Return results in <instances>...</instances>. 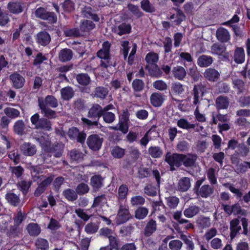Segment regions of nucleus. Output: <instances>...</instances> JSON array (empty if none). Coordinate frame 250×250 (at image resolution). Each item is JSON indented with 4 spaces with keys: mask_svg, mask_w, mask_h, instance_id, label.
I'll return each mask as SVG.
<instances>
[{
    "mask_svg": "<svg viewBox=\"0 0 250 250\" xmlns=\"http://www.w3.org/2000/svg\"><path fill=\"white\" fill-rule=\"evenodd\" d=\"M102 115H103V107L99 104H94L89 108L87 113V117L92 120L86 118H82V121L83 125L89 128H93L95 127L99 128V125L100 127L102 125L99 123V120Z\"/></svg>",
    "mask_w": 250,
    "mask_h": 250,
    "instance_id": "f257e3e1",
    "label": "nucleus"
},
{
    "mask_svg": "<svg viewBox=\"0 0 250 250\" xmlns=\"http://www.w3.org/2000/svg\"><path fill=\"white\" fill-rule=\"evenodd\" d=\"M111 44L107 41L104 42L102 44V48L97 52V56L101 59L99 66L103 68H107L110 62V49Z\"/></svg>",
    "mask_w": 250,
    "mask_h": 250,
    "instance_id": "f03ea898",
    "label": "nucleus"
},
{
    "mask_svg": "<svg viewBox=\"0 0 250 250\" xmlns=\"http://www.w3.org/2000/svg\"><path fill=\"white\" fill-rule=\"evenodd\" d=\"M222 207L228 215L234 214L235 215H241L246 216L247 215V211L242 209L239 203H235L232 205L227 204H222Z\"/></svg>",
    "mask_w": 250,
    "mask_h": 250,
    "instance_id": "7ed1b4c3",
    "label": "nucleus"
},
{
    "mask_svg": "<svg viewBox=\"0 0 250 250\" xmlns=\"http://www.w3.org/2000/svg\"><path fill=\"white\" fill-rule=\"evenodd\" d=\"M182 154L178 153L171 154L167 152L165 156V161L167 162L170 167V170H175V167H179L182 165Z\"/></svg>",
    "mask_w": 250,
    "mask_h": 250,
    "instance_id": "20e7f679",
    "label": "nucleus"
},
{
    "mask_svg": "<svg viewBox=\"0 0 250 250\" xmlns=\"http://www.w3.org/2000/svg\"><path fill=\"white\" fill-rule=\"evenodd\" d=\"M36 17L43 20H47L51 23L57 21V18L54 13L47 11L43 8L40 7L35 12Z\"/></svg>",
    "mask_w": 250,
    "mask_h": 250,
    "instance_id": "39448f33",
    "label": "nucleus"
},
{
    "mask_svg": "<svg viewBox=\"0 0 250 250\" xmlns=\"http://www.w3.org/2000/svg\"><path fill=\"white\" fill-rule=\"evenodd\" d=\"M103 140V138L98 135L92 134L88 137L86 143L91 149L93 151H98L101 147Z\"/></svg>",
    "mask_w": 250,
    "mask_h": 250,
    "instance_id": "423d86ee",
    "label": "nucleus"
},
{
    "mask_svg": "<svg viewBox=\"0 0 250 250\" xmlns=\"http://www.w3.org/2000/svg\"><path fill=\"white\" fill-rule=\"evenodd\" d=\"M132 218L128 209L122 205L120 206V208L116 218V223L121 225L126 222Z\"/></svg>",
    "mask_w": 250,
    "mask_h": 250,
    "instance_id": "0eeeda50",
    "label": "nucleus"
},
{
    "mask_svg": "<svg viewBox=\"0 0 250 250\" xmlns=\"http://www.w3.org/2000/svg\"><path fill=\"white\" fill-rule=\"evenodd\" d=\"M39 106L56 108L58 106L57 99L52 95H47L45 98L40 97L38 100Z\"/></svg>",
    "mask_w": 250,
    "mask_h": 250,
    "instance_id": "6e6552de",
    "label": "nucleus"
},
{
    "mask_svg": "<svg viewBox=\"0 0 250 250\" xmlns=\"http://www.w3.org/2000/svg\"><path fill=\"white\" fill-rule=\"evenodd\" d=\"M241 217L238 216L236 218L232 219L229 222L230 237L231 239L234 238L241 230L240 225Z\"/></svg>",
    "mask_w": 250,
    "mask_h": 250,
    "instance_id": "1a4fd4ad",
    "label": "nucleus"
},
{
    "mask_svg": "<svg viewBox=\"0 0 250 250\" xmlns=\"http://www.w3.org/2000/svg\"><path fill=\"white\" fill-rule=\"evenodd\" d=\"M205 87L201 83L195 84L194 86L192 93L193 95V103L195 105L200 104V100L202 99L204 96Z\"/></svg>",
    "mask_w": 250,
    "mask_h": 250,
    "instance_id": "9d476101",
    "label": "nucleus"
},
{
    "mask_svg": "<svg viewBox=\"0 0 250 250\" xmlns=\"http://www.w3.org/2000/svg\"><path fill=\"white\" fill-rule=\"evenodd\" d=\"M64 145L62 143L56 142L45 149V151L49 153L53 154L56 158L62 156L63 151Z\"/></svg>",
    "mask_w": 250,
    "mask_h": 250,
    "instance_id": "9b49d317",
    "label": "nucleus"
},
{
    "mask_svg": "<svg viewBox=\"0 0 250 250\" xmlns=\"http://www.w3.org/2000/svg\"><path fill=\"white\" fill-rule=\"evenodd\" d=\"M9 79L12 82V86L16 89L21 88L25 82L24 78L18 72L11 74L9 76Z\"/></svg>",
    "mask_w": 250,
    "mask_h": 250,
    "instance_id": "f8f14e48",
    "label": "nucleus"
},
{
    "mask_svg": "<svg viewBox=\"0 0 250 250\" xmlns=\"http://www.w3.org/2000/svg\"><path fill=\"white\" fill-rule=\"evenodd\" d=\"M5 199L10 205L14 207H18L21 202L20 193H15L14 189L7 192Z\"/></svg>",
    "mask_w": 250,
    "mask_h": 250,
    "instance_id": "ddd939ff",
    "label": "nucleus"
},
{
    "mask_svg": "<svg viewBox=\"0 0 250 250\" xmlns=\"http://www.w3.org/2000/svg\"><path fill=\"white\" fill-rule=\"evenodd\" d=\"M81 14L83 18L91 19L94 21H98L99 17L96 13V10L90 6H84L81 9Z\"/></svg>",
    "mask_w": 250,
    "mask_h": 250,
    "instance_id": "4468645a",
    "label": "nucleus"
},
{
    "mask_svg": "<svg viewBox=\"0 0 250 250\" xmlns=\"http://www.w3.org/2000/svg\"><path fill=\"white\" fill-rule=\"evenodd\" d=\"M204 78L211 82H215L220 79V74L215 69L208 68L206 69L203 73Z\"/></svg>",
    "mask_w": 250,
    "mask_h": 250,
    "instance_id": "2eb2a0df",
    "label": "nucleus"
},
{
    "mask_svg": "<svg viewBox=\"0 0 250 250\" xmlns=\"http://www.w3.org/2000/svg\"><path fill=\"white\" fill-rule=\"evenodd\" d=\"M157 228L156 221L153 219H149L145 226L143 230L144 235L146 237L150 236L157 230Z\"/></svg>",
    "mask_w": 250,
    "mask_h": 250,
    "instance_id": "dca6fc26",
    "label": "nucleus"
},
{
    "mask_svg": "<svg viewBox=\"0 0 250 250\" xmlns=\"http://www.w3.org/2000/svg\"><path fill=\"white\" fill-rule=\"evenodd\" d=\"M197 156L196 154H182V165L186 167H193L195 166Z\"/></svg>",
    "mask_w": 250,
    "mask_h": 250,
    "instance_id": "f3484780",
    "label": "nucleus"
},
{
    "mask_svg": "<svg viewBox=\"0 0 250 250\" xmlns=\"http://www.w3.org/2000/svg\"><path fill=\"white\" fill-rule=\"evenodd\" d=\"M22 153L26 156H31L37 152L36 146L30 143H24L20 146Z\"/></svg>",
    "mask_w": 250,
    "mask_h": 250,
    "instance_id": "a211bd4d",
    "label": "nucleus"
},
{
    "mask_svg": "<svg viewBox=\"0 0 250 250\" xmlns=\"http://www.w3.org/2000/svg\"><path fill=\"white\" fill-rule=\"evenodd\" d=\"M131 26L129 24L125 22L122 23L117 26H115L112 31L115 34L122 36L123 35L129 34L130 33Z\"/></svg>",
    "mask_w": 250,
    "mask_h": 250,
    "instance_id": "6ab92c4d",
    "label": "nucleus"
},
{
    "mask_svg": "<svg viewBox=\"0 0 250 250\" xmlns=\"http://www.w3.org/2000/svg\"><path fill=\"white\" fill-rule=\"evenodd\" d=\"M229 104V99L227 96L220 95L215 100V106L217 110L226 109Z\"/></svg>",
    "mask_w": 250,
    "mask_h": 250,
    "instance_id": "aec40b11",
    "label": "nucleus"
},
{
    "mask_svg": "<svg viewBox=\"0 0 250 250\" xmlns=\"http://www.w3.org/2000/svg\"><path fill=\"white\" fill-rule=\"evenodd\" d=\"M73 56L72 50L69 48H64L60 50L58 54V59L62 62L70 61Z\"/></svg>",
    "mask_w": 250,
    "mask_h": 250,
    "instance_id": "412c9836",
    "label": "nucleus"
},
{
    "mask_svg": "<svg viewBox=\"0 0 250 250\" xmlns=\"http://www.w3.org/2000/svg\"><path fill=\"white\" fill-rule=\"evenodd\" d=\"M108 92L107 88L100 86L96 87L90 95L94 98L104 100L106 97Z\"/></svg>",
    "mask_w": 250,
    "mask_h": 250,
    "instance_id": "4be33fe9",
    "label": "nucleus"
},
{
    "mask_svg": "<svg viewBox=\"0 0 250 250\" xmlns=\"http://www.w3.org/2000/svg\"><path fill=\"white\" fill-rule=\"evenodd\" d=\"M213 62V59L210 56L202 55L200 56L197 61V65L201 67H207L210 66Z\"/></svg>",
    "mask_w": 250,
    "mask_h": 250,
    "instance_id": "5701e85b",
    "label": "nucleus"
},
{
    "mask_svg": "<svg viewBox=\"0 0 250 250\" xmlns=\"http://www.w3.org/2000/svg\"><path fill=\"white\" fill-rule=\"evenodd\" d=\"M26 125L22 120L17 121L13 127V132L19 136H22L25 133Z\"/></svg>",
    "mask_w": 250,
    "mask_h": 250,
    "instance_id": "b1692460",
    "label": "nucleus"
},
{
    "mask_svg": "<svg viewBox=\"0 0 250 250\" xmlns=\"http://www.w3.org/2000/svg\"><path fill=\"white\" fill-rule=\"evenodd\" d=\"M150 101L153 106L159 107L162 105L164 101V96L161 93H153L150 97Z\"/></svg>",
    "mask_w": 250,
    "mask_h": 250,
    "instance_id": "393cba45",
    "label": "nucleus"
},
{
    "mask_svg": "<svg viewBox=\"0 0 250 250\" xmlns=\"http://www.w3.org/2000/svg\"><path fill=\"white\" fill-rule=\"evenodd\" d=\"M103 179L99 175H95L90 179V185L94 191H97L103 186Z\"/></svg>",
    "mask_w": 250,
    "mask_h": 250,
    "instance_id": "a878e982",
    "label": "nucleus"
},
{
    "mask_svg": "<svg viewBox=\"0 0 250 250\" xmlns=\"http://www.w3.org/2000/svg\"><path fill=\"white\" fill-rule=\"evenodd\" d=\"M210 49L211 54L225 57L224 54L226 51V47L224 44L218 42L214 43L211 46Z\"/></svg>",
    "mask_w": 250,
    "mask_h": 250,
    "instance_id": "bb28decb",
    "label": "nucleus"
},
{
    "mask_svg": "<svg viewBox=\"0 0 250 250\" xmlns=\"http://www.w3.org/2000/svg\"><path fill=\"white\" fill-rule=\"evenodd\" d=\"M61 98L64 101H69L74 96L75 91L71 86H66L61 89Z\"/></svg>",
    "mask_w": 250,
    "mask_h": 250,
    "instance_id": "cd10ccee",
    "label": "nucleus"
},
{
    "mask_svg": "<svg viewBox=\"0 0 250 250\" xmlns=\"http://www.w3.org/2000/svg\"><path fill=\"white\" fill-rule=\"evenodd\" d=\"M196 223L198 227L201 229L208 228L211 226L210 218L204 215L199 216L197 218Z\"/></svg>",
    "mask_w": 250,
    "mask_h": 250,
    "instance_id": "c85d7f7f",
    "label": "nucleus"
},
{
    "mask_svg": "<svg viewBox=\"0 0 250 250\" xmlns=\"http://www.w3.org/2000/svg\"><path fill=\"white\" fill-rule=\"evenodd\" d=\"M36 40L38 43L45 46L50 42L51 38L47 32L42 31L37 35Z\"/></svg>",
    "mask_w": 250,
    "mask_h": 250,
    "instance_id": "c756f323",
    "label": "nucleus"
},
{
    "mask_svg": "<svg viewBox=\"0 0 250 250\" xmlns=\"http://www.w3.org/2000/svg\"><path fill=\"white\" fill-rule=\"evenodd\" d=\"M216 34L217 40L222 42H226L230 39L229 32L224 28L218 29Z\"/></svg>",
    "mask_w": 250,
    "mask_h": 250,
    "instance_id": "7c9ffc66",
    "label": "nucleus"
},
{
    "mask_svg": "<svg viewBox=\"0 0 250 250\" xmlns=\"http://www.w3.org/2000/svg\"><path fill=\"white\" fill-rule=\"evenodd\" d=\"M79 27L81 33L89 32L95 27V24L91 21L84 20L81 22Z\"/></svg>",
    "mask_w": 250,
    "mask_h": 250,
    "instance_id": "2f4dec72",
    "label": "nucleus"
},
{
    "mask_svg": "<svg viewBox=\"0 0 250 250\" xmlns=\"http://www.w3.org/2000/svg\"><path fill=\"white\" fill-rule=\"evenodd\" d=\"M200 211L199 207L191 205L184 210V215L187 218H192L198 214Z\"/></svg>",
    "mask_w": 250,
    "mask_h": 250,
    "instance_id": "473e14b6",
    "label": "nucleus"
},
{
    "mask_svg": "<svg viewBox=\"0 0 250 250\" xmlns=\"http://www.w3.org/2000/svg\"><path fill=\"white\" fill-rule=\"evenodd\" d=\"M172 72L174 77L179 80H183L187 75L185 69L181 66L174 67L172 70Z\"/></svg>",
    "mask_w": 250,
    "mask_h": 250,
    "instance_id": "72a5a7b5",
    "label": "nucleus"
},
{
    "mask_svg": "<svg viewBox=\"0 0 250 250\" xmlns=\"http://www.w3.org/2000/svg\"><path fill=\"white\" fill-rule=\"evenodd\" d=\"M190 179L187 177L181 178L178 182V188L179 191L185 192L187 191L190 187Z\"/></svg>",
    "mask_w": 250,
    "mask_h": 250,
    "instance_id": "f704fd0d",
    "label": "nucleus"
},
{
    "mask_svg": "<svg viewBox=\"0 0 250 250\" xmlns=\"http://www.w3.org/2000/svg\"><path fill=\"white\" fill-rule=\"evenodd\" d=\"M7 9L10 13L14 14H19L23 10L20 2H9L7 4Z\"/></svg>",
    "mask_w": 250,
    "mask_h": 250,
    "instance_id": "c9c22d12",
    "label": "nucleus"
},
{
    "mask_svg": "<svg viewBox=\"0 0 250 250\" xmlns=\"http://www.w3.org/2000/svg\"><path fill=\"white\" fill-rule=\"evenodd\" d=\"M213 188L209 185H205L201 187L197 194L203 198H207L213 193Z\"/></svg>",
    "mask_w": 250,
    "mask_h": 250,
    "instance_id": "e433bc0d",
    "label": "nucleus"
},
{
    "mask_svg": "<svg viewBox=\"0 0 250 250\" xmlns=\"http://www.w3.org/2000/svg\"><path fill=\"white\" fill-rule=\"evenodd\" d=\"M62 195L69 201L73 202L78 198V194L76 191L71 188H67L64 190Z\"/></svg>",
    "mask_w": 250,
    "mask_h": 250,
    "instance_id": "4c0bfd02",
    "label": "nucleus"
},
{
    "mask_svg": "<svg viewBox=\"0 0 250 250\" xmlns=\"http://www.w3.org/2000/svg\"><path fill=\"white\" fill-rule=\"evenodd\" d=\"M36 250H48L49 243L46 239L38 238L35 241Z\"/></svg>",
    "mask_w": 250,
    "mask_h": 250,
    "instance_id": "58836bf2",
    "label": "nucleus"
},
{
    "mask_svg": "<svg viewBox=\"0 0 250 250\" xmlns=\"http://www.w3.org/2000/svg\"><path fill=\"white\" fill-rule=\"evenodd\" d=\"M52 124L51 122L46 118H41L38 125L36 126L37 129H42L47 131H50L52 130Z\"/></svg>",
    "mask_w": 250,
    "mask_h": 250,
    "instance_id": "ea45409f",
    "label": "nucleus"
},
{
    "mask_svg": "<svg viewBox=\"0 0 250 250\" xmlns=\"http://www.w3.org/2000/svg\"><path fill=\"white\" fill-rule=\"evenodd\" d=\"M35 140L41 145L42 149L45 151V149L51 145V140L48 135L42 136L40 137H36Z\"/></svg>",
    "mask_w": 250,
    "mask_h": 250,
    "instance_id": "a19ab883",
    "label": "nucleus"
},
{
    "mask_svg": "<svg viewBox=\"0 0 250 250\" xmlns=\"http://www.w3.org/2000/svg\"><path fill=\"white\" fill-rule=\"evenodd\" d=\"M26 229L28 233L33 236H37L41 232V228L36 223L29 224L27 226Z\"/></svg>",
    "mask_w": 250,
    "mask_h": 250,
    "instance_id": "79ce46f5",
    "label": "nucleus"
},
{
    "mask_svg": "<svg viewBox=\"0 0 250 250\" xmlns=\"http://www.w3.org/2000/svg\"><path fill=\"white\" fill-rule=\"evenodd\" d=\"M76 79L79 84L84 86L89 84L91 81L90 77L86 73L77 74Z\"/></svg>",
    "mask_w": 250,
    "mask_h": 250,
    "instance_id": "37998d69",
    "label": "nucleus"
},
{
    "mask_svg": "<svg viewBox=\"0 0 250 250\" xmlns=\"http://www.w3.org/2000/svg\"><path fill=\"white\" fill-rule=\"evenodd\" d=\"M5 114L10 119H15L20 116L19 110L13 107H6L4 109Z\"/></svg>",
    "mask_w": 250,
    "mask_h": 250,
    "instance_id": "c03bdc74",
    "label": "nucleus"
},
{
    "mask_svg": "<svg viewBox=\"0 0 250 250\" xmlns=\"http://www.w3.org/2000/svg\"><path fill=\"white\" fill-rule=\"evenodd\" d=\"M234 60L237 63H242L245 60V54L243 48L237 47L234 54Z\"/></svg>",
    "mask_w": 250,
    "mask_h": 250,
    "instance_id": "a18cd8bd",
    "label": "nucleus"
},
{
    "mask_svg": "<svg viewBox=\"0 0 250 250\" xmlns=\"http://www.w3.org/2000/svg\"><path fill=\"white\" fill-rule=\"evenodd\" d=\"M148 151V154L153 158H160L163 154L162 149L159 146H150Z\"/></svg>",
    "mask_w": 250,
    "mask_h": 250,
    "instance_id": "49530a36",
    "label": "nucleus"
},
{
    "mask_svg": "<svg viewBox=\"0 0 250 250\" xmlns=\"http://www.w3.org/2000/svg\"><path fill=\"white\" fill-rule=\"evenodd\" d=\"M141 7L144 11L147 13H153L156 10L154 6L149 0H142L141 2Z\"/></svg>",
    "mask_w": 250,
    "mask_h": 250,
    "instance_id": "de8ad7c7",
    "label": "nucleus"
},
{
    "mask_svg": "<svg viewBox=\"0 0 250 250\" xmlns=\"http://www.w3.org/2000/svg\"><path fill=\"white\" fill-rule=\"evenodd\" d=\"M125 152V149L116 146L112 147L111 154L113 157L116 159H120L124 156Z\"/></svg>",
    "mask_w": 250,
    "mask_h": 250,
    "instance_id": "09e8293b",
    "label": "nucleus"
},
{
    "mask_svg": "<svg viewBox=\"0 0 250 250\" xmlns=\"http://www.w3.org/2000/svg\"><path fill=\"white\" fill-rule=\"evenodd\" d=\"M78 195H83L89 192L90 188L88 185L84 183L79 184L75 189Z\"/></svg>",
    "mask_w": 250,
    "mask_h": 250,
    "instance_id": "8fccbe9b",
    "label": "nucleus"
},
{
    "mask_svg": "<svg viewBox=\"0 0 250 250\" xmlns=\"http://www.w3.org/2000/svg\"><path fill=\"white\" fill-rule=\"evenodd\" d=\"M166 200V205L170 209L175 208L179 203V199L176 196H169Z\"/></svg>",
    "mask_w": 250,
    "mask_h": 250,
    "instance_id": "3c124183",
    "label": "nucleus"
},
{
    "mask_svg": "<svg viewBox=\"0 0 250 250\" xmlns=\"http://www.w3.org/2000/svg\"><path fill=\"white\" fill-rule=\"evenodd\" d=\"M132 87L135 92L142 91L145 87V83L140 79H135L132 83Z\"/></svg>",
    "mask_w": 250,
    "mask_h": 250,
    "instance_id": "603ef678",
    "label": "nucleus"
},
{
    "mask_svg": "<svg viewBox=\"0 0 250 250\" xmlns=\"http://www.w3.org/2000/svg\"><path fill=\"white\" fill-rule=\"evenodd\" d=\"M41 112L48 119L55 118L57 116L56 111L52 110L48 107L39 106Z\"/></svg>",
    "mask_w": 250,
    "mask_h": 250,
    "instance_id": "864d4df0",
    "label": "nucleus"
},
{
    "mask_svg": "<svg viewBox=\"0 0 250 250\" xmlns=\"http://www.w3.org/2000/svg\"><path fill=\"white\" fill-rule=\"evenodd\" d=\"M148 209L146 207H139L135 211V217L136 219L142 220L148 214Z\"/></svg>",
    "mask_w": 250,
    "mask_h": 250,
    "instance_id": "5fc2aeb1",
    "label": "nucleus"
},
{
    "mask_svg": "<svg viewBox=\"0 0 250 250\" xmlns=\"http://www.w3.org/2000/svg\"><path fill=\"white\" fill-rule=\"evenodd\" d=\"M69 156L70 159L73 161H81L83 158V153L76 149L70 150L69 152Z\"/></svg>",
    "mask_w": 250,
    "mask_h": 250,
    "instance_id": "6e6d98bb",
    "label": "nucleus"
},
{
    "mask_svg": "<svg viewBox=\"0 0 250 250\" xmlns=\"http://www.w3.org/2000/svg\"><path fill=\"white\" fill-rule=\"evenodd\" d=\"M232 84L234 88L238 90V93L242 92L245 89V83L243 80L238 78H233L232 79Z\"/></svg>",
    "mask_w": 250,
    "mask_h": 250,
    "instance_id": "4d7b16f0",
    "label": "nucleus"
},
{
    "mask_svg": "<svg viewBox=\"0 0 250 250\" xmlns=\"http://www.w3.org/2000/svg\"><path fill=\"white\" fill-rule=\"evenodd\" d=\"M134 230V227L131 224L123 226L120 229L119 232L122 236H129Z\"/></svg>",
    "mask_w": 250,
    "mask_h": 250,
    "instance_id": "13d9d810",
    "label": "nucleus"
},
{
    "mask_svg": "<svg viewBox=\"0 0 250 250\" xmlns=\"http://www.w3.org/2000/svg\"><path fill=\"white\" fill-rule=\"evenodd\" d=\"M9 170L11 172L12 176L17 178L21 177L24 172L23 168L21 166L10 167Z\"/></svg>",
    "mask_w": 250,
    "mask_h": 250,
    "instance_id": "bf43d9fd",
    "label": "nucleus"
},
{
    "mask_svg": "<svg viewBox=\"0 0 250 250\" xmlns=\"http://www.w3.org/2000/svg\"><path fill=\"white\" fill-rule=\"evenodd\" d=\"M19 226L14 224L13 226L10 227L7 232L9 236L16 237L19 236L22 231V229Z\"/></svg>",
    "mask_w": 250,
    "mask_h": 250,
    "instance_id": "052dcab7",
    "label": "nucleus"
},
{
    "mask_svg": "<svg viewBox=\"0 0 250 250\" xmlns=\"http://www.w3.org/2000/svg\"><path fill=\"white\" fill-rule=\"evenodd\" d=\"M127 8L137 18H139L144 15L143 13L140 11L137 5L129 3L127 5Z\"/></svg>",
    "mask_w": 250,
    "mask_h": 250,
    "instance_id": "680f3d73",
    "label": "nucleus"
},
{
    "mask_svg": "<svg viewBox=\"0 0 250 250\" xmlns=\"http://www.w3.org/2000/svg\"><path fill=\"white\" fill-rule=\"evenodd\" d=\"M146 61L149 64H155L158 60V55L153 52L148 53L146 57Z\"/></svg>",
    "mask_w": 250,
    "mask_h": 250,
    "instance_id": "e2e57ef3",
    "label": "nucleus"
},
{
    "mask_svg": "<svg viewBox=\"0 0 250 250\" xmlns=\"http://www.w3.org/2000/svg\"><path fill=\"white\" fill-rule=\"evenodd\" d=\"M106 198L104 194H102L94 198L93 203L92 205V208H95L98 206H103L106 203Z\"/></svg>",
    "mask_w": 250,
    "mask_h": 250,
    "instance_id": "0e129e2a",
    "label": "nucleus"
},
{
    "mask_svg": "<svg viewBox=\"0 0 250 250\" xmlns=\"http://www.w3.org/2000/svg\"><path fill=\"white\" fill-rule=\"evenodd\" d=\"M177 125L180 128L189 129L195 128L196 125L195 124H191L188 121L184 118H181L177 122Z\"/></svg>",
    "mask_w": 250,
    "mask_h": 250,
    "instance_id": "69168bd1",
    "label": "nucleus"
},
{
    "mask_svg": "<svg viewBox=\"0 0 250 250\" xmlns=\"http://www.w3.org/2000/svg\"><path fill=\"white\" fill-rule=\"evenodd\" d=\"M31 182L22 180L19 182L17 184V186L20 188V190L22 191L23 194H26L28 190V189L31 185Z\"/></svg>",
    "mask_w": 250,
    "mask_h": 250,
    "instance_id": "338daca9",
    "label": "nucleus"
},
{
    "mask_svg": "<svg viewBox=\"0 0 250 250\" xmlns=\"http://www.w3.org/2000/svg\"><path fill=\"white\" fill-rule=\"evenodd\" d=\"M171 91L176 95H180L184 91L183 85L180 83L176 82L172 84Z\"/></svg>",
    "mask_w": 250,
    "mask_h": 250,
    "instance_id": "774afa93",
    "label": "nucleus"
}]
</instances>
